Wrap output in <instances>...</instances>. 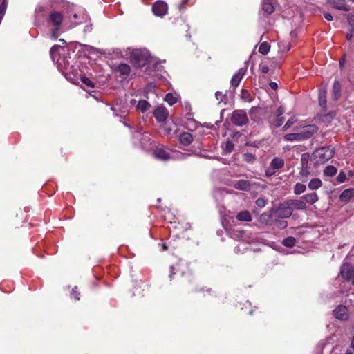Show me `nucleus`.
Masks as SVG:
<instances>
[{
    "label": "nucleus",
    "mask_w": 354,
    "mask_h": 354,
    "mask_svg": "<svg viewBox=\"0 0 354 354\" xmlns=\"http://www.w3.org/2000/svg\"><path fill=\"white\" fill-rule=\"evenodd\" d=\"M63 15L58 11H52L48 16V25L52 27L51 37L56 39L63 21Z\"/></svg>",
    "instance_id": "obj_1"
},
{
    "label": "nucleus",
    "mask_w": 354,
    "mask_h": 354,
    "mask_svg": "<svg viewBox=\"0 0 354 354\" xmlns=\"http://www.w3.org/2000/svg\"><path fill=\"white\" fill-rule=\"evenodd\" d=\"M333 155L334 151L329 147L319 148L313 153V156L317 162L320 164H323L329 160L333 158Z\"/></svg>",
    "instance_id": "obj_2"
},
{
    "label": "nucleus",
    "mask_w": 354,
    "mask_h": 354,
    "mask_svg": "<svg viewBox=\"0 0 354 354\" xmlns=\"http://www.w3.org/2000/svg\"><path fill=\"white\" fill-rule=\"evenodd\" d=\"M340 277L345 281H351L354 286V267L349 263H344L340 269Z\"/></svg>",
    "instance_id": "obj_3"
},
{
    "label": "nucleus",
    "mask_w": 354,
    "mask_h": 354,
    "mask_svg": "<svg viewBox=\"0 0 354 354\" xmlns=\"http://www.w3.org/2000/svg\"><path fill=\"white\" fill-rule=\"evenodd\" d=\"M274 212L276 216L279 218H289L292 214V211L287 200L280 203L274 210Z\"/></svg>",
    "instance_id": "obj_4"
},
{
    "label": "nucleus",
    "mask_w": 354,
    "mask_h": 354,
    "mask_svg": "<svg viewBox=\"0 0 354 354\" xmlns=\"http://www.w3.org/2000/svg\"><path fill=\"white\" fill-rule=\"evenodd\" d=\"M232 122L236 126H243L248 122L246 113L243 110H235L232 113Z\"/></svg>",
    "instance_id": "obj_5"
},
{
    "label": "nucleus",
    "mask_w": 354,
    "mask_h": 354,
    "mask_svg": "<svg viewBox=\"0 0 354 354\" xmlns=\"http://www.w3.org/2000/svg\"><path fill=\"white\" fill-rule=\"evenodd\" d=\"M284 160L281 158H274L270 163L268 169L266 171V175L268 177L272 176L276 173V170L281 169L284 166Z\"/></svg>",
    "instance_id": "obj_6"
},
{
    "label": "nucleus",
    "mask_w": 354,
    "mask_h": 354,
    "mask_svg": "<svg viewBox=\"0 0 354 354\" xmlns=\"http://www.w3.org/2000/svg\"><path fill=\"white\" fill-rule=\"evenodd\" d=\"M309 154L304 153L301 155V167L299 171V176L303 178H307L310 174V166L308 165L309 162Z\"/></svg>",
    "instance_id": "obj_7"
},
{
    "label": "nucleus",
    "mask_w": 354,
    "mask_h": 354,
    "mask_svg": "<svg viewBox=\"0 0 354 354\" xmlns=\"http://www.w3.org/2000/svg\"><path fill=\"white\" fill-rule=\"evenodd\" d=\"M153 12L158 17H163L167 13L168 6L163 1H157L152 8Z\"/></svg>",
    "instance_id": "obj_8"
},
{
    "label": "nucleus",
    "mask_w": 354,
    "mask_h": 354,
    "mask_svg": "<svg viewBox=\"0 0 354 354\" xmlns=\"http://www.w3.org/2000/svg\"><path fill=\"white\" fill-rule=\"evenodd\" d=\"M318 131V127L315 124H309L303 127L299 131L302 140L310 138Z\"/></svg>",
    "instance_id": "obj_9"
},
{
    "label": "nucleus",
    "mask_w": 354,
    "mask_h": 354,
    "mask_svg": "<svg viewBox=\"0 0 354 354\" xmlns=\"http://www.w3.org/2000/svg\"><path fill=\"white\" fill-rule=\"evenodd\" d=\"M153 116L158 122H165L169 115L167 109L162 106L156 107L153 111Z\"/></svg>",
    "instance_id": "obj_10"
},
{
    "label": "nucleus",
    "mask_w": 354,
    "mask_h": 354,
    "mask_svg": "<svg viewBox=\"0 0 354 354\" xmlns=\"http://www.w3.org/2000/svg\"><path fill=\"white\" fill-rule=\"evenodd\" d=\"M153 156L157 159L164 161L169 160L172 158L171 155L163 147L156 148L153 150Z\"/></svg>",
    "instance_id": "obj_11"
},
{
    "label": "nucleus",
    "mask_w": 354,
    "mask_h": 354,
    "mask_svg": "<svg viewBox=\"0 0 354 354\" xmlns=\"http://www.w3.org/2000/svg\"><path fill=\"white\" fill-rule=\"evenodd\" d=\"M334 316L336 319L339 320H347L348 319V310L344 305L338 306L333 310Z\"/></svg>",
    "instance_id": "obj_12"
},
{
    "label": "nucleus",
    "mask_w": 354,
    "mask_h": 354,
    "mask_svg": "<svg viewBox=\"0 0 354 354\" xmlns=\"http://www.w3.org/2000/svg\"><path fill=\"white\" fill-rule=\"evenodd\" d=\"M246 71V67L240 68L232 77L230 81L231 86L234 88H236L239 85Z\"/></svg>",
    "instance_id": "obj_13"
},
{
    "label": "nucleus",
    "mask_w": 354,
    "mask_h": 354,
    "mask_svg": "<svg viewBox=\"0 0 354 354\" xmlns=\"http://www.w3.org/2000/svg\"><path fill=\"white\" fill-rule=\"evenodd\" d=\"M287 201L292 212L294 210H306L307 209L306 204L302 199H289Z\"/></svg>",
    "instance_id": "obj_14"
},
{
    "label": "nucleus",
    "mask_w": 354,
    "mask_h": 354,
    "mask_svg": "<svg viewBox=\"0 0 354 354\" xmlns=\"http://www.w3.org/2000/svg\"><path fill=\"white\" fill-rule=\"evenodd\" d=\"M131 60L138 66L144 65L145 59L142 53L140 50H133L130 55Z\"/></svg>",
    "instance_id": "obj_15"
},
{
    "label": "nucleus",
    "mask_w": 354,
    "mask_h": 354,
    "mask_svg": "<svg viewBox=\"0 0 354 354\" xmlns=\"http://www.w3.org/2000/svg\"><path fill=\"white\" fill-rule=\"evenodd\" d=\"M232 186L238 190L249 191L252 185L249 180L241 179L232 182Z\"/></svg>",
    "instance_id": "obj_16"
},
{
    "label": "nucleus",
    "mask_w": 354,
    "mask_h": 354,
    "mask_svg": "<svg viewBox=\"0 0 354 354\" xmlns=\"http://www.w3.org/2000/svg\"><path fill=\"white\" fill-rule=\"evenodd\" d=\"M179 141L182 145L189 146L193 141V136L190 133L183 132L179 136Z\"/></svg>",
    "instance_id": "obj_17"
},
{
    "label": "nucleus",
    "mask_w": 354,
    "mask_h": 354,
    "mask_svg": "<svg viewBox=\"0 0 354 354\" xmlns=\"http://www.w3.org/2000/svg\"><path fill=\"white\" fill-rule=\"evenodd\" d=\"M318 199V195L315 192L309 193L302 196V200H304L306 203L310 205L314 204Z\"/></svg>",
    "instance_id": "obj_18"
},
{
    "label": "nucleus",
    "mask_w": 354,
    "mask_h": 354,
    "mask_svg": "<svg viewBox=\"0 0 354 354\" xmlns=\"http://www.w3.org/2000/svg\"><path fill=\"white\" fill-rule=\"evenodd\" d=\"M354 197V189H347L342 192L339 198L342 202H348Z\"/></svg>",
    "instance_id": "obj_19"
},
{
    "label": "nucleus",
    "mask_w": 354,
    "mask_h": 354,
    "mask_svg": "<svg viewBox=\"0 0 354 354\" xmlns=\"http://www.w3.org/2000/svg\"><path fill=\"white\" fill-rule=\"evenodd\" d=\"M283 138L286 141L293 142V141H303L300 135V133H287L283 136Z\"/></svg>",
    "instance_id": "obj_20"
},
{
    "label": "nucleus",
    "mask_w": 354,
    "mask_h": 354,
    "mask_svg": "<svg viewBox=\"0 0 354 354\" xmlns=\"http://www.w3.org/2000/svg\"><path fill=\"white\" fill-rule=\"evenodd\" d=\"M151 104L145 100H139L136 104V109L142 113H145L149 109Z\"/></svg>",
    "instance_id": "obj_21"
},
{
    "label": "nucleus",
    "mask_w": 354,
    "mask_h": 354,
    "mask_svg": "<svg viewBox=\"0 0 354 354\" xmlns=\"http://www.w3.org/2000/svg\"><path fill=\"white\" fill-rule=\"evenodd\" d=\"M237 220L240 221H246L249 222L252 220V216L248 211H242L237 214L236 215Z\"/></svg>",
    "instance_id": "obj_22"
},
{
    "label": "nucleus",
    "mask_w": 354,
    "mask_h": 354,
    "mask_svg": "<svg viewBox=\"0 0 354 354\" xmlns=\"http://www.w3.org/2000/svg\"><path fill=\"white\" fill-rule=\"evenodd\" d=\"M263 10L268 15L274 11V7L270 0H264L262 4Z\"/></svg>",
    "instance_id": "obj_23"
},
{
    "label": "nucleus",
    "mask_w": 354,
    "mask_h": 354,
    "mask_svg": "<svg viewBox=\"0 0 354 354\" xmlns=\"http://www.w3.org/2000/svg\"><path fill=\"white\" fill-rule=\"evenodd\" d=\"M322 182L319 178H313L308 183V188L311 190H316L321 187Z\"/></svg>",
    "instance_id": "obj_24"
},
{
    "label": "nucleus",
    "mask_w": 354,
    "mask_h": 354,
    "mask_svg": "<svg viewBox=\"0 0 354 354\" xmlns=\"http://www.w3.org/2000/svg\"><path fill=\"white\" fill-rule=\"evenodd\" d=\"M319 103L322 108L326 107V91L325 89H322L319 91Z\"/></svg>",
    "instance_id": "obj_25"
},
{
    "label": "nucleus",
    "mask_w": 354,
    "mask_h": 354,
    "mask_svg": "<svg viewBox=\"0 0 354 354\" xmlns=\"http://www.w3.org/2000/svg\"><path fill=\"white\" fill-rule=\"evenodd\" d=\"M130 70V66L127 64H121L117 68V71L122 75L129 74Z\"/></svg>",
    "instance_id": "obj_26"
},
{
    "label": "nucleus",
    "mask_w": 354,
    "mask_h": 354,
    "mask_svg": "<svg viewBox=\"0 0 354 354\" xmlns=\"http://www.w3.org/2000/svg\"><path fill=\"white\" fill-rule=\"evenodd\" d=\"M337 169L335 167L329 165L324 170V174L326 176L332 177L337 174Z\"/></svg>",
    "instance_id": "obj_27"
},
{
    "label": "nucleus",
    "mask_w": 354,
    "mask_h": 354,
    "mask_svg": "<svg viewBox=\"0 0 354 354\" xmlns=\"http://www.w3.org/2000/svg\"><path fill=\"white\" fill-rule=\"evenodd\" d=\"M306 187L302 183H297L293 187V192L296 195H299L306 191Z\"/></svg>",
    "instance_id": "obj_28"
},
{
    "label": "nucleus",
    "mask_w": 354,
    "mask_h": 354,
    "mask_svg": "<svg viewBox=\"0 0 354 354\" xmlns=\"http://www.w3.org/2000/svg\"><path fill=\"white\" fill-rule=\"evenodd\" d=\"M270 49V45L268 42H263L260 44L259 52L263 55H267Z\"/></svg>",
    "instance_id": "obj_29"
},
{
    "label": "nucleus",
    "mask_w": 354,
    "mask_h": 354,
    "mask_svg": "<svg viewBox=\"0 0 354 354\" xmlns=\"http://www.w3.org/2000/svg\"><path fill=\"white\" fill-rule=\"evenodd\" d=\"M296 239L294 237L289 236L284 239L282 241V243L284 246L292 248L295 245Z\"/></svg>",
    "instance_id": "obj_30"
},
{
    "label": "nucleus",
    "mask_w": 354,
    "mask_h": 354,
    "mask_svg": "<svg viewBox=\"0 0 354 354\" xmlns=\"http://www.w3.org/2000/svg\"><path fill=\"white\" fill-rule=\"evenodd\" d=\"M284 120H285L284 117L276 115V118L273 121L271 122V124L272 126H274V127H279L283 124Z\"/></svg>",
    "instance_id": "obj_31"
},
{
    "label": "nucleus",
    "mask_w": 354,
    "mask_h": 354,
    "mask_svg": "<svg viewBox=\"0 0 354 354\" xmlns=\"http://www.w3.org/2000/svg\"><path fill=\"white\" fill-rule=\"evenodd\" d=\"M165 100L171 106L177 102L176 97L171 93H167L165 97Z\"/></svg>",
    "instance_id": "obj_32"
},
{
    "label": "nucleus",
    "mask_w": 354,
    "mask_h": 354,
    "mask_svg": "<svg viewBox=\"0 0 354 354\" xmlns=\"http://www.w3.org/2000/svg\"><path fill=\"white\" fill-rule=\"evenodd\" d=\"M234 145L233 142L230 140H227L225 142L223 149L226 153H230L234 149Z\"/></svg>",
    "instance_id": "obj_33"
},
{
    "label": "nucleus",
    "mask_w": 354,
    "mask_h": 354,
    "mask_svg": "<svg viewBox=\"0 0 354 354\" xmlns=\"http://www.w3.org/2000/svg\"><path fill=\"white\" fill-rule=\"evenodd\" d=\"M340 88H341L340 84L337 81H335L333 84V91L334 93V95H335V98L339 97V94H340Z\"/></svg>",
    "instance_id": "obj_34"
},
{
    "label": "nucleus",
    "mask_w": 354,
    "mask_h": 354,
    "mask_svg": "<svg viewBox=\"0 0 354 354\" xmlns=\"http://www.w3.org/2000/svg\"><path fill=\"white\" fill-rule=\"evenodd\" d=\"M243 159L246 162L252 163L255 160L256 158L252 153H245L243 154Z\"/></svg>",
    "instance_id": "obj_35"
},
{
    "label": "nucleus",
    "mask_w": 354,
    "mask_h": 354,
    "mask_svg": "<svg viewBox=\"0 0 354 354\" xmlns=\"http://www.w3.org/2000/svg\"><path fill=\"white\" fill-rule=\"evenodd\" d=\"M297 122V119L295 117H292L288 120L285 125L283 127V131H287L290 127H291L295 122Z\"/></svg>",
    "instance_id": "obj_36"
},
{
    "label": "nucleus",
    "mask_w": 354,
    "mask_h": 354,
    "mask_svg": "<svg viewBox=\"0 0 354 354\" xmlns=\"http://www.w3.org/2000/svg\"><path fill=\"white\" fill-rule=\"evenodd\" d=\"M81 80L88 87H90V88L95 87V84L89 78H88L86 77H82L81 78Z\"/></svg>",
    "instance_id": "obj_37"
},
{
    "label": "nucleus",
    "mask_w": 354,
    "mask_h": 354,
    "mask_svg": "<svg viewBox=\"0 0 354 354\" xmlns=\"http://www.w3.org/2000/svg\"><path fill=\"white\" fill-rule=\"evenodd\" d=\"M255 203L258 207L263 208L266 205L267 202L264 198H259L256 200Z\"/></svg>",
    "instance_id": "obj_38"
},
{
    "label": "nucleus",
    "mask_w": 354,
    "mask_h": 354,
    "mask_svg": "<svg viewBox=\"0 0 354 354\" xmlns=\"http://www.w3.org/2000/svg\"><path fill=\"white\" fill-rule=\"evenodd\" d=\"M215 97L216 98V100L219 102H221L223 101V99L225 98V95H223L221 92L220 91H217L215 93Z\"/></svg>",
    "instance_id": "obj_39"
},
{
    "label": "nucleus",
    "mask_w": 354,
    "mask_h": 354,
    "mask_svg": "<svg viewBox=\"0 0 354 354\" xmlns=\"http://www.w3.org/2000/svg\"><path fill=\"white\" fill-rule=\"evenodd\" d=\"M59 48V46L58 45H54L53 46H52V48H50V55L51 56V58L53 60H55V57H54V54L55 52L57 51V50Z\"/></svg>",
    "instance_id": "obj_40"
},
{
    "label": "nucleus",
    "mask_w": 354,
    "mask_h": 354,
    "mask_svg": "<svg viewBox=\"0 0 354 354\" xmlns=\"http://www.w3.org/2000/svg\"><path fill=\"white\" fill-rule=\"evenodd\" d=\"M259 69L263 73H267L269 71V67L263 63L260 64Z\"/></svg>",
    "instance_id": "obj_41"
},
{
    "label": "nucleus",
    "mask_w": 354,
    "mask_h": 354,
    "mask_svg": "<svg viewBox=\"0 0 354 354\" xmlns=\"http://www.w3.org/2000/svg\"><path fill=\"white\" fill-rule=\"evenodd\" d=\"M346 180V175L343 172H340L337 177V180L338 183H344Z\"/></svg>",
    "instance_id": "obj_42"
},
{
    "label": "nucleus",
    "mask_w": 354,
    "mask_h": 354,
    "mask_svg": "<svg viewBox=\"0 0 354 354\" xmlns=\"http://www.w3.org/2000/svg\"><path fill=\"white\" fill-rule=\"evenodd\" d=\"M71 295L72 297H73L75 298V299L76 300H79L80 299V293L78 292L77 291V287H75L74 288H73L72 290V292H71Z\"/></svg>",
    "instance_id": "obj_43"
},
{
    "label": "nucleus",
    "mask_w": 354,
    "mask_h": 354,
    "mask_svg": "<svg viewBox=\"0 0 354 354\" xmlns=\"http://www.w3.org/2000/svg\"><path fill=\"white\" fill-rule=\"evenodd\" d=\"M190 0H182L181 3L178 5V8L180 10H185L186 8V3H188Z\"/></svg>",
    "instance_id": "obj_44"
},
{
    "label": "nucleus",
    "mask_w": 354,
    "mask_h": 354,
    "mask_svg": "<svg viewBox=\"0 0 354 354\" xmlns=\"http://www.w3.org/2000/svg\"><path fill=\"white\" fill-rule=\"evenodd\" d=\"M284 113H285V109L282 106H281L277 109V112H276V115L277 116H282Z\"/></svg>",
    "instance_id": "obj_45"
},
{
    "label": "nucleus",
    "mask_w": 354,
    "mask_h": 354,
    "mask_svg": "<svg viewBox=\"0 0 354 354\" xmlns=\"http://www.w3.org/2000/svg\"><path fill=\"white\" fill-rule=\"evenodd\" d=\"M195 291L196 292H207V294H210L212 290L210 288H200V289L196 288L195 290Z\"/></svg>",
    "instance_id": "obj_46"
},
{
    "label": "nucleus",
    "mask_w": 354,
    "mask_h": 354,
    "mask_svg": "<svg viewBox=\"0 0 354 354\" xmlns=\"http://www.w3.org/2000/svg\"><path fill=\"white\" fill-rule=\"evenodd\" d=\"M324 17L327 21H332L333 19V16L330 13H324Z\"/></svg>",
    "instance_id": "obj_47"
},
{
    "label": "nucleus",
    "mask_w": 354,
    "mask_h": 354,
    "mask_svg": "<svg viewBox=\"0 0 354 354\" xmlns=\"http://www.w3.org/2000/svg\"><path fill=\"white\" fill-rule=\"evenodd\" d=\"M279 226L280 228L283 229L287 227V222L286 221H279Z\"/></svg>",
    "instance_id": "obj_48"
},
{
    "label": "nucleus",
    "mask_w": 354,
    "mask_h": 354,
    "mask_svg": "<svg viewBox=\"0 0 354 354\" xmlns=\"http://www.w3.org/2000/svg\"><path fill=\"white\" fill-rule=\"evenodd\" d=\"M241 95L243 98H247L250 95V93L248 91L243 89L241 91Z\"/></svg>",
    "instance_id": "obj_49"
},
{
    "label": "nucleus",
    "mask_w": 354,
    "mask_h": 354,
    "mask_svg": "<svg viewBox=\"0 0 354 354\" xmlns=\"http://www.w3.org/2000/svg\"><path fill=\"white\" fill-rule=\"evenodd\" d=\"M348 24L353 27L354 29V16H351L348 19Z\"/></svg>",
    "instance_id": "obj_50"
},
{
    "label": "nucleus",
    "mask_w": 354,
    "mask_h": 354,
    "mask_svg": "<svg viewBox=\"0 0 354 354\" xmlns=\"http://www.w3.org/2000/svg\"><path fill=\"white\" fill-rule=\"evenodd\" d=\"M270 86L272 89L276 90L278 88V85L276 82H272L270 83Z\"/></svg>",
    "instance_id": "obj_51"
},
{
    "label": "nucleus",
    "mask_w": 354,
    "mask_h": 354,
    "mask_svg": "<svg viewBox=\"0 0 354 354\" xmlns=\"http://www.w3.org/2000/svg\"><path fill=\"white\" fill-rule=\"evenodd\" d=\"M353 36V32H352V31H351V32H348V33L346 34V39H347L348 41L351 40V39H352Z\"/></svg>",
    "instance_id": "obj_52"
},
{
    "label": "nucleus",
    "mask_w": 354,
    "mask_h": 354,
    "mask_svg": "<svg viewBox=\"0 0 354 354\" xmlns=\"http://www.w3.org/2000/svg\"><path fill=\"white\" fill-rule=\"evenodd\" d=\"M165 135L167 136H169L171 134V129L169 128V127H165Z\"/></svg>",
    "instance_id": "obj_53"
},
{
    "label": "nucleus",
    "mask_w": 354,
    "mask_h": 354,
    "mask_svg": "<svg viewBox=\"0 0 354 354\" xmlns=\"http://www.w3.org/2000/svg\"><path fill=\"white\" fill-rule=\"evenodd\" d=\"M337 10H343V11H348V8L346 6H337L336 7Z\"/></svg>",
    "instance_id": "obj_54"
},
{
    "label": "nucleus",
    "mask_w": 354,
    "mask_h": 354,
    "mask_svg": "<svg viewBox=\"0 0 354 354\" xmlns=\"http://www.w3.org/2000/svg\"><path fill=\"white\" fill-rule=\"evenodd\" d=\"M350 347L354 351V335L351 337Z\"/></svg>",
    "instance_id": "obj_55"
},
{
    "label": "nucleus",
    "mask_w": 354,
    "mask_h": 354,
    "mask_svg": "<svg viewBox=\"0 0 354 354\" xmlns=\"http://www.w3.org/2000/svg\"><path fill=\"white\" fill-rule=\"evenodd\" d=\"M162 250L165 251V250H167V246L165 243L162 244Z\"/></svg>",
    "instance_id": "obj_56"
},
{
    "label": "nucleus",
    "mask_w": 354,
    "mask_h": 354,
    "mask_svg": "<svg viewBox=\"0 0 354 354\" xmlns=\"http://www.w3.org/2000/svg\"><path fill=\"white\" fill-rule=\"evenodd\" d=\"M170 269H171V273H170V277L171 278L172 277V275L174 274V272H173V269L174 268L172 266L170 267Z\"/></svg>",
    "instance_id": "obj_57"
},
{
    "label": "nucleus",
    "mask_w": 354,
    "mask_h": 354,
    "mask_svg": "<svg viewBox=\"0 0 354 354\" xmlns=\"http://www.w3.org/2000/svg\"><path fill=\"white\" fill-rule=\"evenodd\" d=\"M77 18H78V15H77V14H74V15H73V19H72V20H73V19L76 20Z\"/></svg>",
    "instance_id": "obj_58"
},
{
    "label": "nucleus",
    "mask_w": 354,
    "mask_h": 354,
    "mask_svg": "<svg viewBox=\"0 0 354 354\" xmlns=\"http://www.w3.org/2000/svg\"><path fill=\"white\" fill-rule=\"evenodd\" d=\"M136 100H131L130 102L131 104H132V105L136 104Z\"/></svg>",
    "instance_id": "obj_59"
},
{
    "label": "nucleus",
    "mask_w": 354,
    "mask_h": 354,
    "mask_svg": "<svg viewBox=\"0 0 354 354\" xmlns=\"http://www.w3.org/2000/svg\"><path fill=\"white\" fill-rule=\"evenodd\" d=\"M75 25H77L81 23V21H72Z\"/></svg>",
    "instance_id": "obj_60"
},
{
    "label": "nucleus",
    "mask_w": 354,
    "mask_h": 354,
    "mask_svg": "<svg viewBox=\"0 0 354 354\" xmlns=\"http://www.w3.org/2000/svg\"><path fill=\"white\" fill-rule=\"evenodd\" d=\"M141 134H142V133H141V132H138H138H136V133H135L134 136H136H136H140Z\"/></svg>",
    "instance_id": "obj_61"
},
{
    "label": "nucleus",
    "mask_w": 354,
    "mask_h": 354,
    "mask_svg": "<svg viewBox=\"0 0 354 354\" xmlns=\"http://www.w3.org/2000/svg\"><path fill=\"white\" fill-rule=\"evenodd\" d=\"M345 354H353V353H352V352H351V351H346V353H345Z\"/></svg>",
    "instance_id": "obj_62"
},
{
    "label": "nucleus",
    "mask_w": 354,
    "mask_h": 354,
    "mask_svg": "<svg viewBox=\"0 0 354 354\" xmlns=\"http://www.w3.org/2000/svg\"><path fill=\"white\" fill-rule=\"evenodd\" d=\"M339 65H340V66L342 67V66H343V62L339 61Z\"/></svg>",
    "instance_id": "obj_63"
},
{
    "label": "nucleus",
    "mask_w": 354,
    "mask_h": 354,
    "mask_svg": "<svg viewBox=\"0 0 354 354\" xmlns=\"http://www.w3.org/2000/svg\"><path fill=\"white\" fill-rule=\"evenodd\" d=\"M60 41H62L63 44L66 43V41L64 39H59Z\"/></svg>",
    "instance_id": "obj_64"
}]
</instances>
